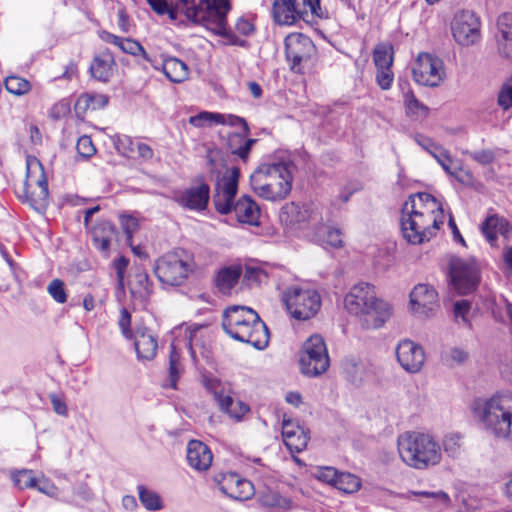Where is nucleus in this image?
<instances>
[{"label": "nucleus", "instance_id": "nucleus-30", "mask_svg": "<svg viewBox=\"0 0 512 512\" xmlns=\"http://www.w3.org/2000/svg\"><path fill=\"white\" fill-rule=\"evenodd\" d=\"M341 369L348 382L359 386L366 376V365L356 356L349 355L342 359Z\"/></svg>", "mask_w": 512, "mask_h": 512}, {"label": "nucleus", "instance_id": "nucleus-25", "mask_svg": "<svg viewBox=\"0 0 512 512\" xmlns=\"http://www.w3.org/2000/svg\"><path fill=\"white\" fill-rule=\"evenodd\" d=\"M510 230L511 226L507 219L498 214L487 216V218L481 224L482 234L492 246L496 244L498 234L507 237L510 233Z\"/></svg>", "mask_w": 512, "mask_h": 512}, {"label": "nucleus", "instance_id": "nucleus-48", "mask_svg": "<svg viewBox=\"0 0 512 512\" xmlns=\"http://www.w3.org/2000/svg\"><path fill=\"white\" fill-rule=\"evenodd\" d=\"M261 502L264 506L275 510H287L291 504L289 499L275 491H269L263 494Z\"/></svg>", "mask_w": 512, "mask_h": 512}, {"label": "nucleus", "instance_id": "nucleus-55", "mask_svg": "<svg viewBox=\"0 0 512 512\" xmlns=\"http://www.w3.org/2000/svg\"><path fill=\"white\" fill-rule=\"evenodd\" d=\"M202 384L204 388L213 395L214 399L221 393L225 392V386L221 380L211 374L202 376Z\"/></svg>", "mask_w": 512, "mask_h": 512}, {"label": "nucleus", "instance_id": "nucleus-3", "mask_svg": "<svg viewBox=\"0 0 512 512\" xmlns=\"http://www.w3.org/2000/svg\"><path fill=\"white\" fill-rule=\"evenodd\" d=\"M398 452L407 465L425 469L441 460L439 444L428 434L408 432L398 438Z\"/></svg>", "mask_w": 512, "mask_h": 512}, {"label": "nucleus", "instance_id": "nucleus-22", "mask_svg": "<svg viewBox=\"0 0 512 512\" xmlns=\"http://www.w3.org/2000/svg\"><path fill=\"white\" fill-rule=\"evenodd\" d=\"M210 448L201 441L191 440L187 445V462L197 471H206L212 463Z\"/></svg>", "mask_w": 512, "mask_h": 512}, {"label": "nucleus", "instance_id": "nucleus-7", "mask_svg": "<svg viewBox=\"0 0 512 512\" xmlns=\"http://www.w3.org/2000/svg\"><path fill=\"white\" fill-rule=\"evenodd\" d=\"M448 276L453 289L459 294L466 295L477 289L481 271L475 258L453 256L449 261Z\"/></svg>", "mask_w": 512, "mask_h": 512}, {"label": "nucleus", "instance_id": "nucleus-35", "mask_svg": "<svg viewBox=\"0 0 512 512\" xmlns=\"http://www.w3.org/2000/svg\"><path fill=\"white\" fill-rule=\"evenodd\" d=\"M109 97L103 94L83 93L76 103L75 111L77 114H85L88 110H99L107 106Z\"/></svg>", "mask_w": 512, "mask_h": 512}, {"label": "nucleus", "instance_id": "nucleus-33", "mask_svg": "<svg viewBox=\"0 0 512 512\" xmlns=\"http://www.w3.org/2000/svg\"><path fill=\"white\" fill-rule=\"evenodd\" d=\"M408 211L411 212V214L414 216L420 225L421 230H430L432 237L434 236L435 231L438 230L444 223L443 212H438L436 215L433 209H409Z\"/></svg>", "mask_w": 512, "mask_h": 512}, {"label": "nucleus", "instance_id": "nucleus-38", "mask_svg": "<svg viewBox=\"0 0 512 512\" xmlns=\"http://www.w3.org/2000/svg\"><path fill=\"white\" fill-rule=\"evenodd\" d=\"M409 209H433V211L443 212L442 206L437 202L436 198L426 192H418L409 196L403 205V211H408Z\"/></svg>", "mask_w": 512, "mask_h": 512}, {"label": "nucleus", "instance_id": "nucleus-8", "mask_svg": "<svg viewBox=\"0 0 512 512\" xmlns=\"http://www.w3.org/2000/svg\"><path fill=\"white\" fill-rule=\"evenodd\" d=\"M283 301L288 312L297 320H308L316 315L321 307V297L314 289L290 286L283 292Z\"/></svg>", "mask_w": 512, "mask_h": 512}, {"label": "nucleus", "instance_id": "nucleus-23", "mask_svg": "<svg viewBox=\"0 0 512 512\" xmlns=\"http://www.w3.org/2000/svg\"><path fill=\"white\" fill-rule=\"evenodd\" d=\"M415 141L437 161L448 175H455V171L451 168L453 160L448 150L423 135H416Z\"/></svg>", "mask_w": 512, "mask_h": 512}, {"label": "nucleus", "instance_id": "nucleus-1", "mask_svg": "<svg viewBox=\"0 0 512 512\" xmlns=\"http://www.w3.org/2000/svg\"><path fill=\"white\" fill-rule=\"evenodd\" d=\"M294 168L295 165L289 158L269 157L251 174V187L263 199L282 200L291 191Z\"/></svg>", "mask_w": 512, "mask_h": 512}, {"label": "nucleus", "instance_id": "nucleus-50", "mask_svg": "<svg viewBox=\"0 0 512 512\" xmlns=\"http://www.w3.org/2000/svg\"><path fill=\"white\" fill-rule=\"evenodd\" d=\"M222 118L221 113L202 111L189 118V123L194 127H205L216 124V120Z\"/></svg>", "mask_w": 512, "mask_h": 512}, {"label": "nucleus", "instance_id": "nucleus-64", "mask_svg": "<svg viewBox=\"0 0 512 512\" xmlns=\"http://www.w3.org/2000/svg\"><path fill=\"white\" fill-rule=\"evenodd\" d=\"M471 309V303L468 300H459L453 304V314L455 319L458 321L462 320L463 323L467 324L468 319L467 315L469 314Z\"/></svg>", "mask_w": 512, "mask_h": 512}, {"label": "nucleus", "instance_id": "nucleus-34", "mask_svg": "<svg viewBox=\"0 0 512 512\" xmlns=\"http://www.w3.org/2000/svg\"><path fill=\"white\" fill-rule=\"evenodd\" d=\"M244 132L231 133L228 136V147L233 155L245 161L257 139L247 138Z\"/></svg>", "mask_w": 512, "mask_h": 512}, {"label": "nucleus", "instance_id": "nucleus-36", "mask_svg": "<svg viewBox=\"0 0 512 512\" xmlns=\"http://www.w3.org/2000/svg\"><path fill=\"white\" fill-rule=\"evenodd\" d=\"M241 276L238 267L228 266L220 269L215 278V285L222 294H229Z\"/></svg>", "mask_w": 512, "mask_h": 512}, {"label": "nucleus", "instance_id": "nucleus-46", "mask_svg": "<svg viewBox=\"0 0 512 512\" xmlns=\"http://www.w3.org/2000/svg\"><path fill=\"white\" fill-rule=\"evenodd\" d=\"M11 479L14 485L23 490L37 486L38 478L33 475L32 470L22 469L11 473Z\"/></svg>", "mask_w": 512, "mask_h": 512}, {"label": "nucleus", "instance_id": "nucleus-43", "mask_svg": "<svg viewBox=\"0 0 512 512\" xmlns=\"http://www.w3.org/2000/svg\"><path fill=\"white\" fill-rule=\"evenodd\" d=\"M124 53L141 56L144 61L149 63L154 69H159L158 60L151 57L144 49V47L136 40L131 38H125L123 45L120 47Z\"/></svg>", "mask_w": 512, "mask_h": 512}, {"label": "nucleus", "instance_id": "nucleus-60", "mask_svg": "<svg viewBox=\"0 0 512 512\" xmlns=\"http://www.w3.org/2000/svg\"><path fill=\"white\" fill-rule=\"evenodd\" d=\"M498 104L504 110L512 107V76L503 84L499 91Z\"/></svg>", "mask_w": 512, "mask_h": 512}, {"label": "nucleus", "instance_id": "nucleus-29", "mask_svg": "<svg viewBox=\"0 0 512 512\" xmlns=\"http://www.w3.org/2000/svg\"><path fill=\"white\" fill-rule=\"evenodd\" d=\"M172 4L175 20L179 13L184 14L188 20L195 23L205 20L203 0H172Z\"/></svg>", "mask_w": 512, "mask_h": 512}, {"label": "nucleus", "instance_id": "nucleus-42", "mask_svg": "<svg viewBox=\"0 0 512 512\" xmlns=\"http://www.w3.org/2000/svg\"><path fill=\"white\" fill-rule=\"evenodd\" d=\"M373 62L376 68H392L394 63L393 47L387 43H379L373 50Z\"/></svg>", "mask_w": 512, "mask_h": 512}, {"label": "nucleus", "instance_id": "nucleus-56", "mask_svg": "<svg viewBox=\"0 0 512 512\" xmlns=\"http://www.w3.org/2000/svg\"><path fill=\"white\" fill-rule=\"evenodd\" d=\"M339 471L334 467L324 466L318 467L314 473L317 480L335 486Z\"/></svg>", "mask_w": 512, "mask_h": 512}, {"label": "nucleus", "instance_id": "nucleus-24", "mask_svg": "<svg viewBox=\"0 0 512 512\" xmlns=\"http://www.w3.org/2000/svg\"><path fill=\"white\" fill-rule=\"evenodd\" d=\"M401 231L403 237L411 244H421L432 238L430 230H421L420 225L409 211L402 210Z\"/></svg>", "mask_w": 512, "mask_h": 512}, {"label": "nucleus", "instance_id": "nucleus-2", "mask_svg": "<svg viewBox=\"0 0 512 512\" xmlns=\"http://www.w3.org/2000/svg\"><path fill=\"white\" fill-rule=\"evenodd\" d=\"M344 305L348 312L365 316L367 328L381 327L391 315L390 304L377 298L375 287L366 282H360L351 288L344 298Z\"/></svg>", "mask_w": 512, "mask_h": 512}, {"label": "nucleus", "instance_id": "nucleus-59", "mask_svg": "<svg viewBox=\"0 0 512 512\" xmlns=\"http://www.w3.org/2000/svg\"><path fill=\"white\" fill-rule=\"evenodd\" d=\"M375 80L382 90H389L394 81V73L391 68H376Z\"/></svg>", "mask_w": 512, "mask_h": 512}, {"label": "nucleus", "instance_id": "nucleus-27", "mask_svg": "<svg viewBox=\"0 0 512 512\" xmlns=\"http://www.w3.org/2000/svg\"><path fill=\"white\" fill-rule=\"evenodd\" d=\"M233 212L240 223L257 226L259 224L260 209L256 202L247 195L239 198Z\"/></svg>", "mask_w": 512, "mask_h": 512}, {"label": "nucleus", "instance_id": "nucleus-49", "mask_svg": "<svg viewBox=\"0 0 512 512\" xmlns=\"http://www.w3.org/2000/svg\"><path fill=\"white\" fill-rule=\"evenodd\" d=\"M4 84L9 93L18 96L26 94L31 88L29 81L18 76L7 77Z\"/></svg>", "mask_w": 512, "mask_h": 512}, {"label": "nucleus", "instance_id": "nucleus-20", "mask_svg": "<svg viewBox=\"0 0 512 512\" xmlns=\"http://www.w3.org/2000/svg\"><path fill=\"white\" fill-rule=\"evenodd\" d=\"M496 41L499 54L512 61V13L506 12L498 17Z\"/></svg>", "mask_w": 512, "mask_h": 512}, {"label": "nucleus", "instance_id": "nucleus-47", "mask_svg": "<svg viewBox=\"0 0 512 512\" xmlns=\"http://www.w3.org/2000/svg\"><path fill=\"white\" fill-rule=\"evenodd\" d=\"M468 358V352L460 347H450L442 351L441 360L447 366L460 365Z\"/></svg>", "mask_w": 512, "mask_h": 512}, {"label": "nucleus", "instance_id": "nucleus-31", "mask_svg": "<svg viewBox=\"0 0 512 512\" xmlns=\"http://www.w3.org/2000/svg\"><path fill=\"white\" fill-rule=\"evenodd\" d=\"M152 287V282L150 281L146 270L141 266H137L130 281L131 294L135 298L145 301L151 296L153 292Z\"/></svg>", "mask_w": 512, "mask_h": 512}, {"label": "nucleus", "instance_id": "nucleus-4", "mask_svg": "<svg viewBox=\"0 0 512 512\" xmlns=\"http://www.w3.org/2000/svg\"><path fill=\"white\" fill-rule=\"evenodd\" d=\"M508 403L509 400L503 396H493L488 400L475 399L472 411L488 431L505 439L510 435L512 426V410Z\"/></svg>", "mask_w": 512, "mask_h": 512}, {"label": "nucleus", "instance_id": "nucleus-15", "mask_svg": "<svg viewBox=\"0 0 512 512\" xmlns=\"http://www.w3.org/2000/svg\"><path fill=\"white\" fill-rule=\"evenodd\" d=\"M214 481L219 490L231 499L244 501L254 495L252 482L235 472L219 473L214 476Z\"/></svg>", "mask_w": 512, "mask_h": 512}, {"label": "nucleus", "instance_id": "nucleus-13", "mask_svg": "<svg viewBox=\"0 0 512 512\" xmlns=\"http://www.w3.org/2000/svg\"><path fill=\"white\" fill-rule=\"evenodd\" d=\"M285 55L290 69L296 73L302 71V62L309 60L316 51L313 41L302 33H291L284 41Z\"/></svg>", "mask_w": 512, "mask_h": 512}, {"label": "nucleus", "instance_id": "nucleus-62", "mask_svg": "<svg viewBox=\"0 0 512 512\" xmlns=\"http://www.w3.org/2000/svg\"><path fill=\"white\" fill-rule=\"evenodd\" d=\"M404 101L408 113H418L419 111L426 112L428 110V108L415 97L410 89L404 93Z\"/></svg>", "mask_w": 512, "mask_h": 512}, {"label": "nucleus", "instance_id": "nucleus-37", "mask_svg": "<svg viewBox=\"0 0 512 512\" xmlns=\"http://www.w3.org/2000/svg\"><path fill=\"white\" fill-rule=\"evenodd\" d=\"M412 496L425 498V501H422V503L428 507L446 508L451 505L450 496L442 490H438V491H425V490L409 491L406 495V498L410 499Z\"/></svg>", "mask_w": 512, "mask_h": 512}, {"label": "nucleus", "instance_id": "nucleus-19", "mask_svg": "<svg viewBox=\"0 0 512 512\" xmlns=\"http://www.w3.org/2000/svg\"><path fill=\"white\" fill-rule=\"evenodd\" d=\"M210 196V187L201 182L196 187H191L177 194L174 200L182 207L189 210L201 211L207 208Z\"/></svg>", "mask_w": 512, "mask_h": 512}, {"label": "nucleus", "instance_id": "nucleus-51", "mask_svg": "<svg viewBox=\"0 0 512 512\" xmlns=\"http://www.w3.org/2000/svg\"><path fill=\"white\" fill-rule=\"evenodd\" d=\"M47 292L52 299L59 304H63L67 301L68 296L65 283L61 279H53L47 286Z\"/></svg>", "mask_w": 512, "mask_h": 512}, {"label": "nucleus", "instance_id": "nucleus-17", "mask_svg": "<svg viewBox=\"0 0 512 512\" xmlns=\"http://www.w3.org/2000/svg\"><path fill=\"white\" fill-rule=\"evenodd\" d=\"M411 310L424 316H430L439 306L438 293L428 284L416 285L410 293Z\"/></svg>", "mask_w": 512, "mask_h": 512}, {"label": "nucleus", "instance_id": "nucleus-5", "mask_svg": "<svg viewBox=\"0 0 512 512\" xmlns=\"http://www.w3.org/2000/svg\"><path fill=\"white\" fill-rule=\"evenodd\" d=\"M48 182L42 164L34 158L27 159V174L23 185V195L19 198L34 209L45 208L48 204Z\"/></svg>", "mask_w": 512, "mask_h": 512}, {"label": "nucleus", "instance_id": "nucleus-18", "mask_svg": "<svg viewBox=\"0 0 512 512\" xmlns=\"http://www.w3.org/2000/svg\"><path fill=\"white\" fill-rule=\"evenodd\" d=\"M272 13L276 23L293 25L301 19L305 20V4L303 0H274Z\"/></svg>", "mask_w": 512, "mask_h": 512}, {"label": "nucleus", "instance_id": "nucleus-9", "mask_svg": "<svg viewBox=\"0 0 512 512\" xmlns=\"http://www.w3.org/2000/svg\"><path fill=\"white\" fill-rule=\"evenodd\" d=\"M153 271L161 284L180 286L192 272V264L180 252H168L155 261Z\"/></svg>", "mask_w": 512, "mask_h": 512}, {"label": "nucleus", "instance_id": "nucleus-26", "mask_svg": "<svg viewBox=\"0 0 512 512\" xmlns=\"http://www.w3.org/2000/svg\"><path fill=\"white\" fill-rule=\"evenodd\" d=\"M134 339V347L138 359L152 360L155 357L158 348L157 339L148 331L147 328L137 329Z\"/></svg>", "mask_w": 512, "mask_h": 512}, {"label": "nucleus", "instance_id": "nucleus-44", "mask_svg": "<svg viewBox=\"0 0 512 512\" xmlns=\"http://www.w3.org/2000/svg\"><path fill=\"white\" fill-rule=\"evenodd\" d=\"M139 500L149 511H158L163 508V502L158 493L146 488L144 485L137 487Z\"/></svg>", "mask_w": 512, "mask_h": 512}, {"label": "nucleus", "instance_id": "nucleus-11", "mask_svg": "<svg viewBox=\"0 0 512 512\" xmlns=\"http://www.w3.org/2000/svg\"><path fill=\"white\" fill-rule=\"evenodd\" d=\"M239 177L240 169L238 167H232L229 174L224 175L222 179L217 182L212 201L218 213L227 215L233 212L236 203L235 197L238 192Z\"/></svg>", "mask_w": 512, "mask_h": 512}, {"label": "nucleus", "instance_id": "nucleus-16", "mask_svg": "<svg viewBox=\"0 0 512 512\" xmlns=\"http://www.w3.org/2000/svg\"><path fill=\"white\" fill-rule=\"evenodd\" d=\"M396 357L400 366L409 373L419 372L425 362L423 348L409 339H404L398 343Z\"/></svg>", "mask_w": 512, "mask_h": 512}, {"label": "nucleus", "instance_id": "nucleus-41", "mask_svg": "<svg viewBox=\"0 0 512 512\" xmlns=\"http://www.w3.org/2000/svg\"><path fill=\"white\" fill-rule=\"evenodd\" d=\"M203 8L205 10V19L209 16L217 18L219 25H223L226 15L230 10L228 0H203Z\"/></svg>", "mask_w": 512, "mask_h": 512}, {"label": "nucleus", "instance_id": "nucleus-40", "mask_svg": "<svg viewBox=\"0 0 512 512\" xmlns=\"http://www.w3.org/2000/svg\"><path fill=\"white\" fill-rule=\"evenodd\" d=\"M315 241L321 245H328L332 248H339L342 246L343 241L341 231L339 229L328 227L321 224L316 228Z\"/></svg>", "mask_w": 512, "mask_h": 512}, {"label": "nucleus", "instance_id": "nucleus-12", "mask_svg": "<svg viewBox=\"0 0 512 512\" xmlns=\"http://www.w3.org/2000/svg\"><path fill=\"white\" fill-rule=\"evenodd\" d=\"M412 74L419 85L437 87L443 81V62L430 53H420L412 68Z\"/></svg>", "mask_w": 512, "mask_h": 512}, {"label": "nucleus", "instance_id": "nucleus-28", "mask_svg": "<svg viewBox=\"0 0 512 512\" xmlns=\"http://www.w3.org/2000/svg\"><path fill=\"white\" fill-rule=\"evenodd\" d=\"M158 66V70H162L173 83H181L189 76L187 64L176 57H165L161 62L158 61Z\"/></svg>", "mask_w": 512, "mask_h": 512}, {"label": "nucleus", "instance_id": "nucleus-63", "mask_svg": "<svg viewBox=\"0 0 512 512\" xmlns=\"http://www.w3.org/2000/svg\"><path fill=\"white\" fill-rule=\"evenodd\" d=\"M114 144L117 151L124 156H129L134 151V143L130 136L118 135L114 140Z\"/></svg>", "mask_w": 512, "mask_h": 512}, {"label": "nucleus", "instance_id": "nucleus-32", "mask_svg": "<svg viewBox=\"0 0 512 512\" xmlns=\"http://www.w3.org/2000/svg\"><path fill=\"white\" fill-rule=\"evenodd\" d=\"M255 313H257L255 310L247 306H230L223 312L222 328L225 333L231 332L232 329L247 320L248 314Z\"/></svg>", "mask_w": 512, "mask_h": 512}, {"label": "nucleus", "instance_id": "nucleus-58", "mask_svg": "<svg viewBox=\"0 0 512 512\" xmlns=\"http://www.w3.org/2000/svg\"><path fill=\"white\" fill-rule=\"evenodd\" d=\"M307 432L303 430H296L295 436L290 439H285L284 442L290 450L302 451L308 443Z\"/></svg>", "mask_w": 512, "mask_h": 512}, {"label": "nucleus", "instance_id": "nucleus-61", "mask_svg": "<svg viewBox=\"0 0 512 512\" xmlns=\"http://www.w3.org/2000/svg\"><path fill=\"white\" fill-rule=\"evenodd\" d=\"M95 234H98L97 236L99 237L108 238L109 241H113L117 235V230L110 221H102L94 228L92 235Z\"/></svg>", "mask_w": 512, "mask_h": 512}, {"label": "nucleus", "instance_id": "nucleus-57", "mask_svg": "<svg viewBox=\"0 0 512 512\" xmlns=\"http://www.w3.org/2000/svg\"><path fill=\"white\" fill-rule=\"evenodd\" d=\"M76 149L78 154L84 159H88L96 153V148L92 142V139L87 135L79 137L76 144Z\"/></svg>", "mask_w": 512, "mask_h": 512}, {"label": "nucleus", "instance_id": "nucleus-21", "mask_svg": "<svg viewBox=\"0 0 512 512\" xmlns=\"http://www.w3.org/2000/svg\"><path fill=\"white\" fill-rule=\"evenodd\" d=\"M316 214L308 205H300L295 202L285 204L280 211V220L287 226L298 225L304 227V224L315 219Z\"/></svg>", "mask_w": 512, "mask_h": 512}, {"label": "nucleus", "instance_id": "nucleus-14", "mask_svg": "<svg viewBox=\"0 0 512 512\" xmlns=\"http://www.w3.org/2000/svg\"><path fill=\"white\" fill-rule=\"evenodd\" d=\"M451 30L455 41L462 46L474 44L480 37V21L473 11L462 10L455 14Z\"/></svg>", "mask_w": 512, "mask_h": 512}, {"label": "nucleus", "instance_id": "nucleus-39", "mask_svg": "<svg viewBox=\"0 0 512 512\" xmlns=\"http://www.w3.org/2000/svg\"><path fill=\"white\" fill-rule=\"evenodd\" d=\"M113 64L114 59L111 55L96 56L89 67V72L94 79L105 83L112 75Z\"/></svg>", "mask_w": 512, "mask_h": 512}, {"label": "nucleus", "instance_id": "nucleus-54", "mask_svg": "<svg viewBox=\"0 0 512 512\" xmlns=\"http://www.w3.org/2000/svg\"><path fill=\"white\" fill-rule=\"evenodd\" d=\"M216 124L228 125L231 127L240 126L242 128V132H244V135L250 134V128L247 121L243 117L234 114H222L221 119L217 118Z\"/></svg>", "mask_w": 512, "mask_h": 512}, {"label": "nucleus", "instance_id": "nucleus-53", "mask_svg": "<svg viewBox=\"0 0 512 512\" xmlns=\"http://www.w3.org/2000/svg\"><path fill=\"white\" fill-rule=\"evenodd\" d=\"M151 9L158 15H168L169 18L175 20V12L173 10L172 0H146Z\"/></svg>", "mask_w": 512, "mask_h": 512}, {"label": "nucleus", "instance_id": "nucleus-10", "mask_svg": "<svg viewBox=\"0 0 512 512\" xmlns=\"http://www.w3.org/2000/svg\"><path fill=\"white\" fill-rule=\"evenodd\" d=\"M247 320L228 332L227 334L240 342L252 345L258 350H263L269 342V330L261 320L258 313L248 314Z\"/></svg>", "mask_w": 512, "mask_h": 512}, {"label": "nucleus", "instance_id": "nucleus-6", "mask_svg": "<svg viewBox=\"0 0 512 512\" xmlns=\"http://www.w3.org/2000/svg\"><path fill=\"white\" fill-rule=\"evenodd\" d=\"M330 366L326 343L321 335L310 336L302 345L299 357L300 372L307 377H318Z\"/></svg>", "mask_w": 512, "mask_h": 512}, {"label": "nucleus", "instance_id": "nucleus-45", "mask_svg": "<svg viewBox=\"0 0 512 512\" xmlns=\"http://www.w3.org/2000/svg\"><path fill=\"white\" fill-rule=\"evenodd\" d=\"M334 487L345 493L352 494L361 488V480L354 474L340 472Z\"/></svg>", "mask_w": 512, "mask_h": 512}, {"label": "nucleus", "instance_id": "nucleus-52", "mask_svg": "<svg viewBox=\"0 0 512 512\" xmlns=\"http://www.w3.org/2000/svg\"><path fill=\"white\" fill-rule=\"evenodd\" d=\"M465 155L469 156L472 160L480 165H489L494 162L496 153L492 149H482L476 151H464Z\"/></svg>", "mask_w": 512, "mask_h": 512}]
</instances>
